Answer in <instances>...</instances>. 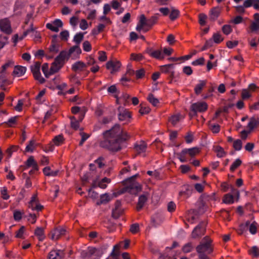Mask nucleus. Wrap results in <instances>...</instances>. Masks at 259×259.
Returning a JSON list of instances; mask_svg holds the SVG:
<instances>
[{
	"mask_svg": "<svg viewBox=\"0 0 259 259\" xmlns=\"http://www.w3.org/2000/svg\"><path fill=\"white\" fill-rule=\"evenodd\" d=\"M28 207L32 210L41 211L43 208V206L39 203H29Z\"/></svg>",
	"mask_w": 259,
	"mask_h": 259,
	"instance_id": "f704fd0d",
	"label": "nucleus"
},
{
	"mask_svg": "<svg viewBox=\"0 0 259 259\" xmlns=\"http://www.w3.org/2000/svg\"><path fill=\"white\" fill-rule=\"evenodd\" d=\"M147 200V196L145 194H143L139 196L137 205V210L138 211H140L143 208Z\"/></svg>",
	"mask_w": 259,
	"mask_h": 259,
	"instance_id": "4be33fe9",
	"label": "nucleus"
},
{
	"mask_svg": "<svg viewBox=\"0 0 259 259\" xmlns=\"http://www.w3.org/2000/svg\"><path fill=\"white\" fill-rule=\"evenodd\" d=\"M158 16L159 14L157 13L149 19L146 18L145 22L146 28L144 29L145 32L148 31L150 28H151L156 23L158 19Z\"/></svg>",
	"mask_w": 259,
	"mask_h": 259,
	"instance_id": "9b49d317",
	"label": "nucleus"
},
{
	"mask_svg": "<svg viewBox=\"0 0 259 259\" xmlns=\"http://www.w3.org/2000/svg\"><path fill=\"white\" fill-rule=\"evenodd\" d=\"M70 120L71 127L75 130H77L79 128L80 122L77 119V117L76 116L71 117Z\"/></svg>",
	"mask_w": 259,
	"mask_h": 259,
	"instance_id": "4c0bfd02",
	"label": "nucleus"
},
{
	"mask_svg": "<svg viewBox=\"0 0 259 259\" xmlns=\"http://www.w3.org/2000/svg\"><path fill=\"white\" fill-rule=\"evenodd\" d=\"M121 209H113L112 212V216L114 219H118L122 213Z\"/></svg>",
	"mask_w": 259,
	"mask_h": 259,
	"instance_id": "0e129e2a",
	"label": "nucleus"
},
{
	"mask_svg": "<svg viewBox=\"0 0 259 259\" xmlns=\"http://www.w3.org/2000/svg\"><path fill=\"white\" fill-rule=\"evenodd\" d=\"M242 163V161L238 158L236 159L235 161L232 163L230 167V170L234 171L236 168H237Z\"/></svg>",
	"mask_w": 259,
	"mask_h": 259,
	"instance_id": "de8ad7c7",
	"label": "nucleus"
},
{
	"mask_svg": "<svg viewBox=\"0 0 259 259\" xmlns=\"http://www.w3.org/2000/svg\"><path fill=\"white\" fill-rule=\"evenodd\" d=\"M121 66V63L118 61H109L106 63V68L107 69H111V73H113L118 71Z\"/></svg>",
	"mask_w": 259,
	"mask_h": 259,
	"instance_id": "ddd939ff",
	"label": "nucleus"
},
{
	"mask_svg": "<svg viewBox=\"0 0 259 259\" xmlns=\"http://www.w3.org/2000/svg\"><path fill=\"white\" fill-rule=\"evenodd\" d=\"M175 65L174 64H169L161 66L160 67V70L162 72L165 73H169L172 69H174Z\"/></svg>",
	"mask_w": 259,
	"mask_h": 259,
	"instance_id": "72a5a7b5",
	"label": "nucleus"
},
{
	"mask_svg": "<svg viewBox=\"0 0 259 259\" xmlns=\"http://www.w3.org/2000/svg\"><path fill=\"white\" fill-rule=\"evenodd\" d=\"M215 151L217 152V156L218 157H223L226 154V153L224 151V149L221 146H218L216 147Z\"/></svg>",
	"mask_w": 259,
	"mask_h": 259,
	"instance_id": "3c124183",
	"label": "nucleus"
},
{
	"mask_svg": "<svg viewBox=\"0 0 259 259\" xmlns=\"http://www.w3.org/2000/svg\"><path fill=\"white\" fill-rule=\"evenodd\" d=\"M70 55L66 51H62L55 58V60L58 64L64 65L66 59H67Z\"/></svg>",
	"mask_w": 259,
	"mask_h": 259,
	"instance_id": "f3484780",
	"label": "nucleus"
},
{
	"mask_svg": "<svg viewBox=\"0 0 259 259\" xmlns=\"http://www.w3.org/2000/svg\"><path fill=\"white\" fill-rule=\"evenodd\" d=\"M110 201V197L108 194L105 193L100 196V200L97 202V204L100 205L103 204H106Z\"/></svg>",
	"mask_w": 259,
	"mask_h": 259,
	"instance_id": "c85d7f7f",
	"label": "nucleus"
},
{
	"mask_svg": "<svg viewBox=\"0 0 259 259\" xmlns=\"http://www.w3.org/2000/svg\"><path fill=\"white\" fill-rule=\"evenodd\" d=\"M207 16L201 13L199 15V23L201 26H204L206 24V20Z\"/></svg>",
	"mask_w": 259,
	"mask_h": 259,
	"instance_id": "4d7b16f0",
	"label": "nucleus"
},
{
	"mask_svg": "<svg viewBox=\"0 0 259 259\" xmlns=\"http://www.w3.org/2000/svg\"><path fill=\"white\" fill-rule=\"evenodd\" d=\"M249 253L254 257L259 256V248L256 246H253L249 250Z\"/></svg>",
	"mask_w": 259,
	"mask_h": 259,
	"instance_id": "49530a36",
	"label": "nucleus"
},
{
	"mask_svg": "<svg viewBox=\"0 0 259 259\" xmlns=\"http://www.w3.org/2000/svg\"><path fill=\"white\" fill-rule=\"evenodd\" d=\"M147 148V146L145 143L141 141L140 143H136L135 145L134 149L139 153L145 152Z\"/></svg>",
	"mask_w": 259,
	"mask_h": 259,
	"instance_id": "5701e85b",
	"label": "nucleus"
},
{
	"mask_svg": "<svg viewBox=\"0 0 259 259\" xmlns=\"http://www.w3.org/2000/svg\"><path fill=\"white\" fill-rule=\"evenodd\" d=\"M177 156L178 159L181 162H186L187 161L186 155L185 153H183V149L182 150L181 152L177 153Z\"/></svg>",
	"mask_w": 259,
	"mask_h": 259,
	"instance_id": "052dcab7",
	"label": "nucleus"
},
{
	"mask_svg": "<svg viewBox=\"0 0 259 259\" xmlns=\"http://www.w3.org/2000/svg\"><path fill=\"white\" fill-rule=\"evenodd\" d=\"M102 253L101 250L89 247L87 249L82 250L80 255L83 259H99L102 256Z\"/></svg>",
	"mask_w": 259,
	"mask_h": 259,
	"instance_id": "7ed1b4c3",
	"label": "nucleus"
},
{
	"mask_svg": "<svg viewBox=\"0 0 259 259\" xmlns=\"http://www.w3.org/2000/svg\"><path fill=\"white\" fill-rule=\"evenodd\" d=\"M86 66V64L83 62L77 61L72 65L71 69L75 72L81 71Z\"/></svg>",
	"mask_w": 259,
	"mask_h": 259,
	"instance_id": "412c9836",
	"label": "nucleus"
},
{
	"mask_svg": "<svg viewBox=\"0 0 259 259\" xmlns=\"http://www.w3.org/2000/svg\"><path fill=\"white\" fill-rule=\"evenodd\" d=\"M75 52L77 55H80L81 53V50L79 46V45H76L70 48L68 51V55H71L73 52Z\"/></svg>",
	"mask_w": 259,
	"mask_h": 259,
	"instance_id": "79ce46f5",
	"label": "nucleus"
},
{
	"mask_svg": "<svg viewBox=\"0 0 259 259\" xmlns=\"http://www.w3.org/2000/svg\"><path fill=\"white\" fill-rule=\"evenodd\" d=\"M257 223L254 221L250 224L249 231L251 234H255L256 233Z\"/></svg>",
	"mask_w": 259,
	"mask_h": 259,
	"instance_id": "680f3d73",
	"label": "nucleus"
},
{
	"mask_svg": "<svg viewBox=\"0 0 259 259\" xmlns=\"http://www.w3.org/2000/svg\"><path fill=\"white\" fill-rule=\"evenodd\" d=\"M21 167H23L22 170H26L30 167H32L34 169L38 170V165L32 156H30L25 161V165Z\"/></svg>",
	"mask_w": 259,
	"mask_h": 259,
	"instance_id": "f8f14e48",
	"label": "nucleus"
},
{
	"mask_svg": "<svg viewBox=\"0 0 259 259\" xmlns=\"http://www.w3.org/2000/svg\"><path fill=\"white\" fill-rule=\"evenodd\" d=\"M130 136L120 126L115 125L111 129L103 133V139L100 146L111 152H117L122 149V144L128 140Z\"/></svg>",
	"mask_w": 259,
	"mask_h": 259,
	"instance_id": "f257e3e1",
	"label": "nucleus"
},
{
	"mask_svg": "<svg viewBox=\"0 0 259 259\" xmlns=\"http://www.w3.org/2000/svg\"><path fill=\"white\" fill-rule=\"evenodd\" d=\"M61 47L60 43L57 40V35L55 34L52 36L51 44L48 48L50 56L49 57L53 58L54 55L58 53Z\"/></svg>",
	"mask_w": 259,
	"mask_h": 259,
	"instance_id": "423d86ee",
	"label": "nucleus"
},
{
	"mask_svg": "<svg viewBox=\"0 0 259 259\" xmlns=\"http://www.w3.org/2000/svg\"><path fill=\"white\" fill-rule=\"evenodd\" d=\"M212 240L207 236L204 237L202 241L196 247L200 259H209L207 254L211 253L213 248L211 246Z\"/></svg>",
	"mask_w": 259,
	"mask_h": 259,
	"instance_id": "f03ea898",
	"label": "nucleus"
},
{
	"mask_svg": "<svg viewBox=\"0 0 259 259\" xmlns=\"http://www.w3.org/2000/svg\"><path fill=\"white\" fill-rule=\"evenodd\" d=\"M180 12L179 10L172 7L170 11L169 17L171 21H174L180 16Z\"/></svg>",
	"mask_w": 259,
	"mask_h": 259,
	"instance_id": "2f4dec72",
	"label": "nucleus"
},
{
	"mask_svg": "<svg viewBox=\"0 0 259 259\" xmlns=\"http://www.w3.org/2000/svg\"><path fill=\"white\" fill-rule=\"evenodd\" d=\"M26 68L21 66H16L13 71V74L17 76H21L26 72Z\"/></svg>",
	"mask_w": 259,
	"mask_h": 259,
	"instance_id": "a878e982",
	"label": "nucleus"
},
{
	"mask_svg": "<svg viewBox=\"0 0 259 259\" xmlns=\"http://www.w3.org/2000/svg\"><path fill=\"white\" fill-rule=\"evenodd\" d=\"M62 65L58 64L55 60L52 63L51 68L49 70V74H53L57 72L62 67Z\"/></svg>",
	"mask_w": 259,
	"mask_h": 259,
	"instance_id": "393cba45",
	"label": "nucleus"
},
{
	"mask_svg": "<svg viewBox=\"0 0 259 259\" xmlns=\"http://www.w3.org/2000/svg\"><path fill=\"white\" fill-rule=\"evenodd\" d=\"M212 39L214 42L216 44H219L223 40V38L222 37L221 35L219 33L213 34L212 36Z\"/></svg>",
	"mask_w": 259,
	"mask_h": 259,
	"instance_id": "13d9d810",
	"label": "nucleus"
},
{
	"mask_svg": "<svg viewBox=\"0 0 259 259\" xmlns=\"http://www.w3.org/2000/svg\"><path fill=\"white\" fill-rule=\"evenodd\" d=\"M28 34H30L31 36L34 37L36 40H38L41 37L39 32L35 31L33 27H31L24 32L23 35L21 36L20 39H23Z\"/></svg>",
	"mask_w": 259,
	"mask_h": 259,
	"instance_id": "2eb2a0df",
	"label": "nucleus"
},
{
	"mask_svg": "<svg viewBox=\"0 0 259 259\" xmlns=\"http://www.w3.org/2000/svg\"><path fill=\"white\" fill-rule=\"evenodd\" d=\"M66 232L65 228L61 227H57L52 231L51 238L53 240H58L62 235H64Z\"/></svg>",
	"mask_w": 259,
	"mask_h": 259,
	"instance_id": "9d476101",
	"label": "nucleus"
},
{
	"mask_svg": "<svg viewBox=\"0 0 259 259\" xmlns=\"http://www.w3.org/2000/svg\"><path fill=\"white\" fill-rule=\"evenodd\" d=\"M221 8L215 7L212 8L209 11V19L211 21H215L219 17L221 13Z\"/></svg>",
	"mask_w": 259,
	"mask_h": 259,
	"instance_id": "aec40b11",
	"label": "nucleus"
},
{
	"mask_svg": "<svg viewBox=\"0 0 259 259\" xmlns=\"http://www.w3.org/2000/svg\"><path fill=\"white\" fill-rule=\"evenodd\" d=\"M14 65V62L12 61H9L8 62L3 65L2 67V71L3 72H6L7 69L9 67H12Z\"/></svg>",
	"mask_w": 259,
	"mask_h": 259,
	"instance_id": "69168bd1",
	"label": "nucleus"
},
{
	"mask_svg": "<svg viewBox=\"0 0 259 259\" xmlns=\"http://www.w3.org/2000/svg\"><path fill=\"white\" fill-rule=\"evenodd\" d=\"M41 69L46 77L48 78L51 75L49 74V65L48 63H44L42 66Z\"/></svg>",
	"mask_w": 259,
	"mask_h": 259,
	"instance_id": "864d4df0",
	"label": "nucleus"
},
{
	"mask_svg": "<svg viewBox=\"0 0 259 259\" xmlns=\"http://www.w3.org/2000/svg\"><path fill=\"white\" fill-rule=\"evenodd\" d=\"M180 119V115H174L169 118V121L173 125L176 124Z\"/></svg>",
	"mask_w": 259,
	"mask_h": 259,
	"instance_id": "6e6d98bb",
	"label": "nucleus"
},
{
	"mask_svg": "<svg viewBox=\"0 0 259 259\" xmlns=\"http://www.w3.org/2000/svg\"><path fill=\"white\" fill-rule=\"evenodd\" d=\"M40 63L39 62H36L33 65H32L30 67L31 71L32 74L36 73L40 71Z\"/></svg>",
	"mask_w": 259,
	"mask_h": 259,
	"instance_id": "a18cd8bd",
	"label": "nucleus"
},
{
	"mask_svg": "<svg viewBox=\"0 0 259 259\" xmlns=\"http://www.w3.org/2000/svg\"><path fill=\"white\" fill-rule=\"evenodd\" d=\"M242 143L240 139L236 140L234 141L233 146L236 151H240L242 149Z\"/></svg>",
	"mask_w": 259,
	"mask_h": 259,
	"instance_id": "8fccbe9b",
	"label": "nucleus"
},
{
	"mask_svg": "<svg viewBox=\"0 0 259 259\" xmlns=\"http://www.w3.org/2000/svg\"><path fill=\"white\" fill-rule=\"evenodd\" d=\"M35 141L33 140L29 141V144L26 146L25 151L26 152H32L34 149Z\"/></svg>",
	"mask_w": 259,
	"mask_h": 259,
	"instance_id": "bf43d9fd",
	"label": "nucleus"
},
{
	"mask_svg": "<svg viewBox=\"0 0 259 259\" xmlns=\"http://www.w3.org/2000/svg\"><path fill=\"white\" fill-rule=\"evenodd\" d=\"M194 248V245H193V243L189 242L183 246L182 250L185 253H188L192 251Z\"/></svg>",
	"mask_w": 259,
	"mask_h": 259,
	"instance_id": "ea45409f",
	"label": "nucleus"
},
{
	"mask_svg": "<svg viewBox=\"0 0 259 259\" xmlns=\"http://www.w3.org/2000/svg\"><path fill=\"white\" fill-rule=\"evenodd\" d=\"M135 75L137 79L143 78L145 75V71L144 68H141L135 71Z\"/></svg>",
	"mask_w": 259,
	"mask_h": 259,
	"instance_id": "5fc2aeb1",
	"label": "nucleus"
},
{
	"mask_svg": "<svg viewBox=\"0 0 259 259\" xmlns=\"http://www.w3.org/2000/svg\"><path fill=\"white\" fill-rule=\"evenodd\" d=\"M206 223L204 222H200L197 226L193 229L191 236L194 239H196L201 237L204 235L206 231Z\"/></svg>",
	"mask_w": 259,
	"mask_h": 259,
	"instance_id": "0eeeda50",
	"label": "nucleus"
},
{
	"mask_svg": "<svg viewBox=\"0 0 259 259\" xmlns=\"http://www.w3.org/2000/svg\"><path fill=\"white\" fill-rule=\"evenodd\" d=\"M7 81V76H6V72H3L1 71L0 74V83H2V84L1 85V88L3 90H5L4 84H5Z\"/></svg>",
	"mask_w": 259,
	"mask_h": 259,
	"instance_id": "c03bdc74",
	"label": "nucleus"
},
{
	"mask_svg": "<svg viewBox=\"0 0 259 259\" xmlns=\"http://www.w3.org/2000/svg\"><path fill=\"white\" fill-rule=\"evenodd\" d=\"M148 53L151 57L158 59H162L164 57V54L160 50L152 51V49H150Z\"/></svg>",
	"mask_w": 259,
	"mask_h": 259,
	"instance_id": "b1692460",
	"label": "nucleus"
},
{
	"mask_svg": "<svg viewBox=\"0 0 259 259\" xmlns=\"http://www.w3.org/2000/svg\"><path fill=\"white\" fill-rule=\"evenodd\" d=\"M111 180L110 179L105 177L98 182V186L102 189H105L107 188L106 184H109Z\"/></svg>",
	"mask_w": 259,
	"mask_h": 259,
	"instance_id": "e433bc0d",
	"label": "nucleus"
},
{
	"mask_svg": "<svg viewBox=\"0 0 259 259\" xmlns=\"http://www.w3.org/2000/svg\"><path fill=\"white\" fill-rule=\"evenodd\" d=\"M23 213V212L20 211L19 210H14L13 213L14 219L16 221L19 222L21 220Z\"/></svg>",
	"mask_w": 259,
	"mask_h": 259,
	"instance_id": "09e8293b",
	"label": "nucleus"
},
{
	"mask_svg": "<svg viewBox=\"0 0 259 259\" xmlns=\"http://www.w3.org/2000/svg\"><path fill=\"white\" fill-rule=\"evenodd\" d=\"M83 38V33L79 32L76 33L73 38V41L76 43V45H79L82 40Z\"/></svg>",
	"mask_w": 259,
	"mask_h": 259,
	"instance_id": "37998d69",
	"label": "nucleus"
},
{
	"mask_svg": "<svg viewBox=\"0 0 259 259\" xmlns=\"http://www.w3.org/2000/svg\"><path fill=\"white\" fill-rule=\"evenodd\" d=\"M259 124V119L257 117H252L250 118L249 122L247 124L250 131H252L254 127Z\"/></svg>",
	"mask_w": 259,
	"mask_h": 259,
	"instance_id": "bb28decb",
	"label": "nucleus"
},
{
	"mask_svg": "<svg viewBox=\"0 0 259 259\" xmlns=\"http://www.w3.org/2000/svg\"><path fill=\"white\" fill-rule=\"evenodd\" d=\"M64 255L63 250H53L49 252L48 259H61Z\"/></svg>",
	"mask_w": 259,
	"mask_h": 259,
	"instance_id": "6ab92c4d",
	"label": "nucleus"
},
{
	"mask_svg": "<svg viewBox=\"0 0 259 259\" xmlns=\"http://www.w3.org/2000/svg\"><path fill=\"white\" fill-rule=\"evenodd\" d=\"M200 152V149L197 147H194L191 148H185L183 149V153L186 155L189 156L191 158L194 157Z\"/></svg>",
	"mask_w": 259,
	"mask_h": 259,
	"instance_id": "a211bd4d",
	"label": "nucleus"
},
{
	"mask_svg": "<svg viewBox=\"0 0 259 259\" xmlns=\"http://www.w3.org/2000/svg\"><path fill=\"white\" fill-rule=\"evenodd\" d=\"M34 234L38 237L40 241H43L45 238L44 230L41 227H37L35 230Z\"/></svg>",
	"mask_w": 259,
	"mask_h": 259,
	"instance_id": "7c9ffc66",
	"label": "nucleus"
},
{
	"mask_svg": "<svg viewBox=\"0 0 259 259\" xmlns=\"http://www.w3.org/2000/svg\"><path fill=\"white\" fill-rule=\"evenodd\" d=\"M205 59L203 57H201L192 62V65L194 66L202 65L204 63Z\"/></svg>",
	"mask_w": 259,
	"mask_h": 259,
	"instance_id": "338daca9",
	"label": "nucleus"
},
{
	"mask_svg": "<svg viewBox=\"0 0 259 259\" xmlns=\"http://www.w3.org/2000/svg\"><path fill=\"white\" fill-rule=\"evenodd\" d=\"M222 31L226 35L229 34L232 31L231 27L229 25H224L222 27Z\"/></svg>",
	"mask_w": 259,
	"mask_h": 259,
	"instance_id": "e2e57ef3",
	"label": "nucleus"
},
{
	"mask_svg": "<svg viewBox=\"0 0 259 259\" xmlns=\"http://www.w3.org/2000/svg\"><path fill=\"white\" fill-rule=\"evenodd\" d=\"M136 176L137 175H135L129 179L128 180L129 184L124 188L125 192L136 195L141 190V186L134 181V178H135Z\"/></svg>",
	"mask_w": 259,
	"mask_h": 259,
	"instance_id": "39448f33",
	"label": "nucleus"
},
{
	"mask_svg": "<svg viewBox=\"0 0 259 259\" xmlns=\"http://www.w3.org/2000/svg\"><path fill=\"white\" fill-rule=\"evenodd\" d=\"M70 55L66 51H62L55 58V60L58 64L64 65L66 59H67Z\"/></svg>",
	"mask_w": 259,
	"mask_h": 259,
	"instance_id": "dca6fc26",
	"label": "nucleus"
},
{
	"mask_svg": "<svg viewBox=\"0 0 259 259\" xmlns=\"http://www.w3.org/2000/svg\"><path fill=\"white\" fill-rule=\"evenodd\" d=\"M120 256V252L118 245H115L113 247V250L107 259H119Z\"/></svg>",
	"mask_w": 259,
	"mask_h": 259,
	"instance_id": "cd10ccee",
	"label": "nucleus"
},
{
	"mask_svg": "<svg viewBox=\"0 0 259 259\" xmlns=\"http://www.w3.org/2000/svg\"><path fill=\"white\" fill-rule=\"evenodd\" d=\"M206 84V80H199V83L197 84L195 87L194 91L196 95H199L201 93L203 88Z\"/></svg>",
	"mask_w": 259,
	"mask_h": 259,
	"instance_id": "c756f323",
	"label": "nucleus"
},
{
	"mask_svg": "<svg viewBox=\"0 0 259 259\" xmlns=\"http://www.w3.org/2000/svg\"><path fill=\"white\" fill-rule=\"evenodd\" d=\"M250 29L251 32H254L259 30V23L257 22H252L250 26Z\"/></svg>",
	"mask_w": 259,
	"mask_h": 259,
	"instance_id": "774afa93",
	"label": "nucleus"
},
{
	"mask_svg": "<svg viewBox=\"0 0 259 259\" xmlns=\"http://www.w3.org/2000/svg\"><path fill=\"white\" fill-rule=\"evenodd\" d=\"M64 138L62 135L56 136L53 139L54 145L57 146L61 145L64 141Z\"/></svg>",
	"mask_w": 259,
	"mask_h": 259,
	"instance_id": "a19ab883",
	"label": "nucleus"
},
{
	"mask_svg": "<svg viewBox=\"0 0 259 259\" xmlns=\"http://www.w3.org/2000/svg\"><path fill=\"white\" fill-rule=\"evenodd\" d=\"M63 26V23L62 21L60 19H56L53 24L51 23H47L46 24V27L51 30L54 32H57L59 31V27H62Z\"/></svg>",
	"mask_w": 259,
	"mask_h": 259,
	"instance_id": "4468645a",
	"label": "nucleus"
},
{
	"mask_svg": "<svg viewBox=\"0 0 259 259\" xmlns=\"http://www.w3.org/2000/svg\"><path fill=\"white\" fill-rule=\"evenodd\" d=\"M145 16L143 14L141 15L140 16L139 22L136 27L137 31H140L143 28V27L145 26Z\"/></svg>",
	"mask_w": 259,
	"mask_h": 259,
	"instance_id": "473e14b6",
	"label": "nucleus"
},
{
	"mask_svg": "<svg viewBox=\"0 0 259 259\" xmlns=\"http://www.w3.org/2000/svg\"><path fill=\"white\" fill-rule=\"evenodd\" d=\"M0 30L7 34L12 33L11 23L8 19L5 18L0 20Z\"/></svg>",
	"mask_w": 259,
	"mask_h": 259,
	"instance_id": "1a4fd4ad",
	"label": "nucleus"
},
{
	"mask_svg": "<svg viewBox=\"0 0 259 259\" xmlns=\"http://www.w3.org/2000/svg\"><path fill=\"white\" fill-rule=\"evenodd\" d=\"M33 77L34 79L38 81L40 83H44L45 82V78L41 76L40 72L39 71L38 72H36V73L33 74Z\"/></svg>",
	"mask_w": 259,
	"mask_h": 259,
	"instance_id": "603ef678",
	"label": "nucleus"
},
{
	"mask_svg": "<svg viewBox=\"0 0 259 259\" xmlns=\"http://www.w3.org/2000/svg\"><path fill=\"white\" fill-rule=\"evenodd\" d=\"M223 201L226 204H232L234 203V196L232 194L228 193L224 195Z\"/></svg>",
	"mask_w": 259,
	"mask_h": 259,
	"instance_id": "c9c22d12",
	"label": "nucleus"
},
{
	"mask_svg": "<svg viewBox=\"0 0 259 259\" xmlns=\"http://www.w3.org/2000/svg\"><path fill=\"white\" fill-rule=\"evenodd\" d=\"M207 109V105L205 102H198L193 103L190 106V111L189 113L191 117L197 116L198 112H203Z\"/></svg>",
	"mask_w": 259,
	"mask_h": 259,
	"instance_id": "20e7f679",
	"label": "nucleus"
},
{
	"mask_svg": "<svg viewBox=\"0 0 259 259\" xmlns=\"http://www.w3.org/2000/svg\"><path fill=\"white\" fill-rule=\"evenodd\" d=\"M118 117L120 121L128 122L131 118L130 112L123 107H119L118 109Z\"/></svg>",
	"mask_w": 259,
	"mask_h": 259,
	"instance_id": "6e6552de",
	"label": "nucleus"
},
{
	"mask_svg": "<svg viewBox=\"0 0 259 259\" xmlns=\"http://www.w3.org/2000/svg\"><path fill=\"white\" fill-rule=\"evenodd\" d=\"M148 101L154 106H156L159 103L158 99L154 97V96L150 93L147 97Z\"/></svg>",
	"mask_w": 259,
	"mask_h": 259,
	"instance_id": "58836bf2",
	"label": "nucleus"
}]
</instances>
